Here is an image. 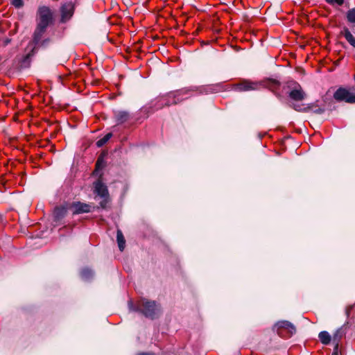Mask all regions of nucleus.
Masks as SVG:
<instances>
[{"label":"nucleus","instance_id":"obj_12","mask_svg":"<svg viewBox=\"0 0 355 355\" xmlns=\"http://www.w3.org/2000/svg\"><path fill=\"white\" fill-rule=\"evenodd\" d=\"M68 209H69V206L62 205L56 207L53 211V216L55 220H59L62 218L66 215Z\"/></svg>","mask_w":355,"mask_h":355},{"label":"nucleus","instance_id":"obj_16","mask_svg":"<svg viewBox=\"0 0 355 355\" xmlns=\"http://www.w3.org/2000/svg\"><path fill=\"white\" fill-rule=\"evenodd\" d=\"M116 239L120 251H123L125 248V241L122 232L120 230H117Z\"/></svg>","mask_w":355,"mask_h":355},{"label":"nucleus","instance_id":"obj_20","mask_svg":"<svg viewBox=\"0 0 355 355\" xmlns=\"http://www.w3.org/2000/svg\"><path fill=\"white\" fill-rule=\"evenodd\" d=\"M347 21L351 24H355V8L349 9L346 15Z\"/></svg>","mask_w":355,"mask_h":355},{"label":"nucleus","instance_id":"obj_13","mask_svg":"<svg viewBox=\"0 0 355 355\" xmlns=\"http://www.w3.org/2000/svg\"><path fill=\"white\" fill-rule=\"evenodd\" d=\"M340 34L345 38L347 42L354 48H355V37L350 32L348 28L345 27Z\"/></svg>","mask_w":355,"mask_h":355},{"label":"nucleus","instance_id":"obj_4","mask_svg":"<svg viewBox=\"0 0 355 355\" xmlns=\"http://www.w3.org/2000/svg\"><path fill=\"white\" fill-rule=\"evenodd\" d=\"M277 334L281 337H290L295 333V326L287 320L279 321L276 323Z\"/></svg>","mask_w":355,"mask_h":355},{"label":"nucleus","instance_id":"obj_25","mask_svg":"<svg viewBox=\"0 0 355 355\" xmlns=\"http://www.w3.org/2000/svg\"><path fill=\"white\" fill-rule=\"evenodd\" d=\"M11 3L16 8H19L22 7L24 5L23 0H12Z\"/></svg>","mask_w":355,"mask_h":355},{"label":"nucleus","instance_id":"obj_9","mask_svg":"<svg viewBox=\"0 0 355 355\" xmlns=\"http://www.w3.org/2000/svg\"><path fill=\"white\" fill-rule=\"evenodd\" d=\"M73 5L71 3H66L61 7L62 21H64L71 18L73 14Z\"/></svg>","mask_w":355,"mask_h":355},{"label":"nucleus","instance_id":"obj_30","mask_svg":"<svg viewBox=\"0 0 355 355\" xmlns=\"http://www.w3.org/2000/svg\"><path fill=\"white\" fill-rule=\"evenodd\" d=\"M329 4L333 5V0H325Z\"/></svg>","mask_w":355,"mask_h":355},{"label":"nucleus","instance_id":"obj_11","mask_svg":"<svg viewBox=\"0 0 355 355\" xmlns=\"http://www.w3.org/2000/svg\"><path fill=\"white\" fill-rule=\"evenodd\" d=\"M346 334V327L345 326L341 327L334 333L333 336V343H335V349H338L339 342L342 339V338Z\"/></svg>","mask_w":355,"mask_h":355},{"label":"nucleus","instance_id":"obj_18","mask_svg":"<svg viewBox=\"0 0 355 355\" xmlns=\"http://www.w3.org/2000/svg\"><path fill=\"white\" fill-rule=\"evenodd\" d=\"M266 85L272 91L275 92L278 89L280 86V83L275 79H269L266 81Z\"/></svg>","mask_w":355,"mask_h":355},{"label":"nucleus","instance_id":"obj_14","mask_svg":"<svg viewBox=\"0 0 355 355\" xmlns=\"http://www.w3.org/2000/svg\"><path fill=\"white\" fill-rule=\"evenodd\" d=\"M46 28L37 24L33 35V40L36 45L39 44L41 38L46 31Z\"/></svg>","mask_w":355,"mask_h":355},{"label":"nucleus","instance_id":"obj_3","mask_svg":"<svg viewBox=\"0 0 355 355\" xmlns=\"http://www.w3.org/2000/svg\"><path fill=\"white\" fill-rule=\"evenodd\" d=\"M354 87L347 88L340 87L334 94V98L336 101H344L347 103H355Z\"/></svg>","mask_w":355,"mask_h":355},{"label":"nucleus","instance_id":"obj_24","mask_svg":"<svg viewBox=\"0 0 355 355\" xmlns=\"http://www.w3.org/2000/svg\"><path fill=\"white\" fill-rule=\"evenodd\" d=\"M162 101H164L165 104H166V106L175 105V103H173V98H169V93L163 96Z\"/></svg>","mask_w":355,"mask_h":355},{"label":"nucleus","instance_id":"obj_28","mask_svg":"<svg viewBox=\"0 0 355 355\" xmlns=\"http://www.w3.org/2000/svg\"><path fill=\"white\" fill-rule=\"evenodd\" d=\"M218 87H219L218 85L210 86L209 87L210 92H216L218 90L216 88Z\"/></svg>","mask_w":355,"mask_h":355},{"label":"nucleus","instance_id":"obj_10","mask_svg":"<svg viewBox=\"0 0 355 355\" xmlns=\"http://www.w3.org/2000/svg\"><path fill=\"white\" fill-rule=\"evenodd\" d=\"M289 96L294 101H302L305 98L306 94L302 89L300 85H297L295 88L290 92Z\"/></svg>","mask_w":355,"mask_h":355},{"label":"nucleus","instance_id":"obj_29","mask_svg":"<svg viewBox=\"0 0 355 355\" xmlns=\"http://www.w3.org/2000/svg\"><path fill=\"white\" fill-rule=\"evenodd\" d=\"M139 355H155V354L153 353H141V354H139Z\"/></svg>","mask_w":355,"mask_h":355},{"label":"nucleus","instance_id":"obj_1","mask_svg":"<svg viewBox=\"0 0 355 355\" xmlns=\"http://www.w3.org/2000/svg\"><path fill=\"white\" fill-rule=\"evenodd\" d=\"M93 185L94 194L101 198V200L99 202L100 207L102 209H106L110 201V197L107 186L102 182L101 178L94 182Z\"/></svg>","mask_w":355,"mask_h":355},{"label":"nucleus","instance_id":"obj_22","mask_svg":"<svg viewBox=\"0 0 355 355\" xmlns=\"http://www.w3.org/2000/svg\"><path fill=\"white\" fill-rule=\"evenodd\" d=\"M293 107L295 110L298 112H307L310 110L309 106H305L304 105L293 104Z\"/></svg>","mask_w":355,"mask_h":355},{"label":"nucleus","instance_id":"obj_7","mask_svg":"<svg viewBox=\"0 0 355 355\" xmlns=\"http://www.w3.org/2000/svg\"><path fill=\"white\" fill-rule=\"evenodd\" d=\"M193 89L191 88H183L177 91L169 92V98H173V103L178 104L190 96Z\"/></svg>","mask_w":355,"mask_h":355},{"label":"nucleus","instance_id":"obj_19","mask_svg":"<svg viewBox=\"0 0 355 355\" xmlns=\"http://www.w3.org/2000/svg\"><path fill=\"white\" fill-rule=\"evenodd\" d=\"M112 136V133H107V135H105L103 138H101V139L97 141V142H96L97 146L98 147L103 146L110 139Z\"/></svg>","mask_w":355,"mask_h":355},{"label":"nucleus","instance_id":"obj_23","mask_svg":"<svg viewBox=\"0 0 355 355\" xmlns=\"http://www.w3.org/2000/svg\"><path fill=\"white\" fill-rule=\"evenodd\" d=\"M162 100L163 96H161L157 99L156 103L155 104V107L156 110H159L166 106V104H165L164 101H162Z\"/></svg>","mask_w":355,"mask_h":355},{"label":"nucleus","instance_id":"obj_31","mask_svg":"<svg viewBox=\"0 0 355 355\" xmlns=\"http://www.w3.org/2000/svg\"><path fill=\"white\" fill-rule=\"evenodd\" d=\"M337 350H338V349H334V353L332 354V355H337V354H337Z\"/></svg>","mask_w":355,"mask_h":355},{"label":"nucleus","instance_id":"obj_26","mask_svg":"<svg viewBox=\"0 0 355 355\" xmlns=\"http://www.w3.org/2000/svg\"><path fill=\"white\" fill-rule=\"evenodd\" d=\"M92 274V272L88 269H85L82 271V275L85 277H89V276Z\"/></svg>","mask_w":355,"mask_h":355},{"label":"nucleus","instance_id":"obj_5","mask_svg":"<svg viewBox=\"0 0 355 355\" xmlns=\"http://www.w3.org/2000/svg\"><path fill=\"white\" fill-rule=\"evenodd\" d=\"M37 14V24L47 28L53 20V12L47 6H42L39 8Z\"/></svg>","mask_w":355,"mask_h":355},{"label":"nucleus","instance_id":"obj_6","mask_svg":"<svg viewBox=\"0 0 355 355\" xmlns=\"http://www.w3.org/2000/svg\"><path fill=\"white\" fill-rule=\"evenodd\" d=\"M260 85L257 82L249 80H243L233 86L234 90L238 92H249L257 90L259 88Z\"/></svg>","mask_w":355,"mask_h":355},{"label":"nucleus","instance_id":"obj_21","mask_svg":"<svg viewBox=\"0 0 355 355\" xmlns=\"http://www.w3.org/2000/svg\"><path fill=\"white\" fill-rule=\"evenodd\" d=\"M105 166V162L103 158L98 157L96 164V168L94 171V174H98V171L101 170Z\"/></svg>","mask_w":355,"mask_h":355},{"label":"nucleus","instance_id":"obj_17","mask_svg":"<svg viewBox=\"0 0 355 355\" xmlns=\"http://www.w3.org/2000/svg\"><path fill=\"white\" fill-rule=\"evenodd\" d=\"M318 337L320 342L324 345H328L331 341V336L326 331H321L319 334Z\"/></svg>","mask_w":355,"mask_h":355},{"label":"nucleus","instance_id":"obj_15","mask_svg":"<svg viewBox=\"0 0 355 355\" xmlns=\"http://www.w3.org/2000/svg\"><path fill=\"white\" fill-rule=\"evenodd\" d=\"M116 120L118 123H123L128 121L129 119V114L128 112L124 111L118 112L115 114Z\"/></svg>","mask_w":355,"mask_h":355},{"label":"nucleus","instance_id":"obj_27","mask_svg":"<svg viewBox=\"0 0 355 355\" xmlns=\"http://www.w3.org/2000/svg\"><path fill=\"white\" fill-rule=\"evenodd\" d=\"M344 3V0H333V5L337 4L338 6H342Z\"/></svg>","mask_w":355,"mask_h":355},{"label":"nucleus","instance_id":"obj_2","mask_svg":"<svg viewBox=\"0 0 355 355\" xmlns=\"http://www.w3.org/2000/svg\"><path fill=\"white\" fill-rule=\"evenodd\" d=\"M132 310L141 312L146 317L153 318L159 311L155 302L141 299L137 303V307Z\"/></svg>","mask_w":355,"mask_h":355},{"label":"nucleus","instance_id":"obj_8","mask_svg":"<svg viewBox=\"0 0 355 355\" xmlns=\"http://www.w3.org/2000/svg\"><path fill=\"white\" fill-rule=\"evenodd\" d=\"M69 209L72 211L73 214H80L90 212L92 206L87 203L73 202L69 205Z\"/></svg>","mask_w":355,"mask_h":355}]
</instances>
